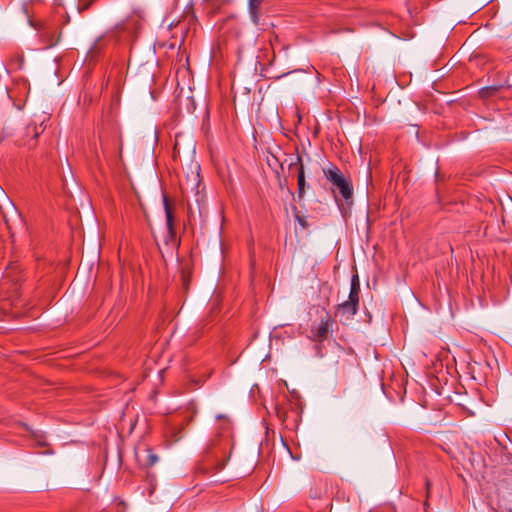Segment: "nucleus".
Masks as SVG:
<instances>
[{
	"instance_id": "nucleus-2",
	"label": "nucleus",
	"mask_w": 512,
	"mask_h": 512,
	"mask_svg": "<svg viewBox=\"0 0 512 512\" xmlns=\"http://www.w3.org/2000/svg\"><path fill=\"white\" fill-rule=\"evenodd\" d=\"M324 175L326 179L339 190V193L345 200H348L352 197L353 187L337 166H332L324 170Z\"/></svg>"
},
{
	"instance_id": "nucleus-4",
	"label": "nucleus",
	"mask_w": 512,
	"mask_h": 512,
	"mask_svg": "<svg viewBox=\"0 0 512 512\" xmlns=\"http://www.w3.org/2000/svg\"><path fill=\"white\" fill-rule=\"evenodd\" d=\"M295 164L298 165L297 186L298 197L301 199L305 194V171L301 156L297 155Z\"/></svg>"
},
{
	"instance_id": "nucleus-3",
	"label": "nucleus",
	"mask_w": 512,
	"mask_h": 512,
	"mask_svg": "<svg viewBox=\"0 0 512 512\" xmlns=\"http://www.w3.org/2000/svg\"><path fill=\"white\" fill-rule=\"evenodd\" d=\"M50 119V115L47 113L35 114L31 123L26 128L27 135H32L33 138H37L44 130V123Z\"/></svg>"
},
{
	"instance_id": "nucleus-7",
	"label": "nucleus",
	"mask_w": 512,
	"mask_h": 512,
	"mask_svg": "<svg viewBox=\"0 0 512 512\" xmlns=\"http://www.w3.org/2000/svg\"><path fill=\"white\" fill-rule=\"evenodd\" d=\"M264 0H248V11L251 21L255 25H259L260 22V9L261 4Z\"/></svg>"
},
{
	"instance_id": "nucleus-1",
	"label": "nucleus",
	"mask_w": 512,
	"mask_h": 512,
	"mask_svg": "<svg viewBox=\"0 0 512 512\" xmlns=\"http://www.w3.org/2000/svg\"><path fill=\"white\" fill-rule=\"evenodd\" d=\"M320 314V322L313 325L310 329V338L318 343L324 342L332 332V327L335 324V320L332 318L330 313L324 308L318 310Z\"/></svg>"
},
{
	"instance_id": "nucleus-15",
	"label": "nucleus",
	"mask_w": 512,
	"mask_h": 512,
	"mask_svg": "<svg viewBox=\"0 0 512 512\" xmlns=\"http://www.w3.org/2000/svg\"><path fill=\"white\" fill-rule=\"evenodd\" d=\"M295 218L303 228L307 227V222L304 218L300 217L299 215H296Z\"/></svg>"
},
{
	"instance_id": "nucleus-19",
	"label": "nucleus",
	"mask_w": 512,
	"mask_h": 512,
	"mask_svg": "<svg viewBox=\"0 0 512 512\" xmlns=\"http://www.w3.org/2000/svg\"><path fill=\"white\" fill-rule=\"evenodd\" d=\"M509 512H512V509Z\"/></svg>"
},
{
	"instance_id": "nucleus-12",
	"label": "nucleus",
	"mask_w": 512,
	"mask_h": 512,
	"mask_svg": "<svg viewBox=\"0 0 512 512\" xmlns=\"http://www.w3.org/2000/svg\"><path fill=\"white\" fill-rule=\"evenodd\" d=\"M276 416L281 422H285L287 418V411L281 407H276Z\"/></svg>"
},
{
	"instance_id": "nucleus-10",
	"label": "nucleus",
	"mask_w": 512,
	"mask_h": 512,
	"mask_svg": "<svg viewBox=\"0 0 512 512\" xmlns=\"http://www.w3.org/2000/svg\"><path fill=\"white\" fill-rule=\"evenodd\" d=\"M190 279H191V268H190L189 264H185L181 270V280H182L184 289H188Z\"/></svg>"
},
{
	"instance_id": "nucleus-13",
	"label": "nucleus",
	"mask_w": 512,
	"mask_h": 512,
	"mask_svg": "<svg viewBox=\"0 0 512 512\" xmlns=\"http://www.w3.org/2000/svg\"><path fill=\"white\" fill-rule=\"evenodd\" d=\"M228 458L229 457H227L226 459L217 461L216 466H215V472L221 471L226 466Z\"/></svg>"
},
{
	"instance_id": "nucleus-6",
	"label": "nucleus",
	"mask_w": 512,
	"mask_h": 512,
	"mask_svg": "<svg viewBox=\"0 0 512 512\" xmlns=\"http://www.w3.org/2000/svg\"><path fill=\"white\" fill-rule=\"evenodd\" d=\"M200 184V175H199V167L194 172H191V175H186L185 180L181 183V186L185 189H190L191 191H197Z\"/></svg>"
},
{
	"instance_id": "nucleus-18",
	"label": "nucleus",
	"mask_w": 512,
	"mask_h": 512,
	"mask_svg": "<svg viewBox=\"0 0 512 512\" xmlns=\"http://www.w3.org/2000/svg\"><path fill=\"white\" fill-rule=\"evenodd\" d=\"M121 154H122V148L120 147L119 155L121 156Z\"/></svg>"
},
{
	"instance_id": "nucleus-16",
	"label": "nucleus",
	"mask_w": 512,
	"mask_h": 512,
	"mask_svg": "<svg viewBox=\"0 0 512 512\" xmlns=\"http://www.w3.org/2000/svg\"><path fill=\"white\" fill-rule=\"evenodd\" d=\"M15 267H16V266H14V264H11V265L7 268V271H8L7 273H8V275L10 274V271L14 270V268H15Z\"/></svg>"
},
{
	"instance_id": "nucleus-5",
	"label": "nucleus",
	"mask_w": 512,
	"mask_h": 512,
	"mask_svg": "<svg viewBox=\"0 0 512 512\" xmlns=\"http://www.w3.org/2000/svg\"><path fill=\"white\" fill-rule=\"evenodd\" d=\"M163 205L165 210V216H166V226L168 230V234L171 238L175 236V229H174V215L173 211L169 202V199L167 196L163 197Z\"/></svg>"
},
{
	"instance_id": "nucleus-17",
	"label": "nucleus",
	"mask_w": 512,
	"mask_h": 512,
	"mask_svg": "<svg viewBox=\"0 0 512 512\" xmlns=\"http://www.w3.org/2000/svg\"><path fill=\"white\" fill-rule=\"evenodd\" d=\"M425 485H426L427 491H429V488H430V481H429V480H426Z\"/></svg>"
},
{
	"instance_id": "nucleus-9",
	"label": "nucleus",
	"mask_w": 512,
	"mask_h": 512,
	"mask_svg": "<svg viewBox=\"0 0 512 512\" xmlns=\"http://www.w3.org/2000/svg\"><path fill=\"white\" fill-rule=\"evenodd\" d=\"M358 303L350 302V300H347L343 303H341L338 307L339 311H341L343 314H347L348 318L353 317L357 311H358Z\"/></svg>"
},
{
	"instance_id": "nucleus-11",
	"label": "nucleus",
	"mask_w": 512,
	"mask_h": 512,
	"mask_svg": "<svg viewBox=\"0 0 512 512\" xmlns=\"http://www.w3.org/2000/svg\"><path fill=\"white\" fill-rule=\"evenodd\" d=\"M146 452H147V455H146V459H145L144 463L147 467H151L157 463L158 457L155 453H153V451L151 449H147Z\"/></svg>"
},
{
	"instance_id": "nucleus-8",
	"label": "nucleus",
	"mask_w": 512,
	"mask_h": 512,
	"mask_svg": "<svg viewBox=\"0 0 512 512\" xmlns=\"http://www.w3.org/2000/svg\"><path fill=\"white\" fill-rule=\"evenodd\" d=\"M359 294H360V280L358 274H354L351 277V283H350V292L348 296V300L350 302H355L359 304Z\"/></svg>"
},
{
	"instance_id": "nucleus-14",
	"label": "nucleus",
	"mask_w": 512,
	"mask_h": 512,
	"mask_svg": "<svg viewBox=\"0 0 512 512\" xmlns=\"http://www.w3.org/2000/svg\"><path fill=\"white\" fill-rule=\"evenodd\" d=\"M94 1L95 0L83 1L81 6L79 7V10H87L94 3Z\"/></svg>"
}]
</instances>
